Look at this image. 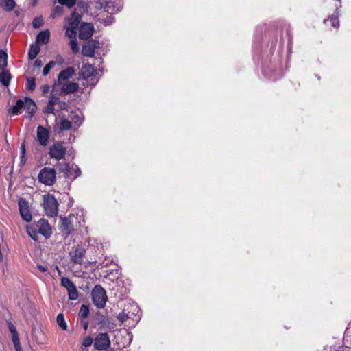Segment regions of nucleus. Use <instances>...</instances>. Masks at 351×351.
Returning <instances> with one entry per match:
<instances>
[{
    "label": "nucleus",
    "instance_id": "1",
    "mask_svg": "<svg viewBox=\"0 0 351 351\" xmlns=\"http://www.w3.org/2000/svg\"><path fill=\"white\" fill-rule=\"evenodd\" d=\"M43 205L47 216L53 217L58 215L59 204L53 194L47 193L43 196Z\"/></svg>",
    "mask_w": 351,
    "mask_h": 351
},
{
    "label": "nucleus",
    "instance_id": "2",
    "mask_svg": "<svg viewBox=\"0 0 351 351\" xmlns=\"http://www.w3.org/2000/svg\"><path fill=\"white\" fill-rule=\"evenodd\" d=\"M92 301L98 308H103L106 303L108 297L106 290L100 285L94 287L91 292Z\"/></svg>",
    "mask_w": 351,
    "mask_h": 351
},
{
    "label": "nucleus",
    "instance_id": "3",
    "mask_svg": "<svg viewBox=\"0 0 351 351\" xmlns=\"http://www.w3.org/2000/svg\"><path fill=\"white\" fill-rule=\"evenodd\" d=\"M38 181L47 186H52L56 183V171L54 168H43L38 176Z\"/></svg>",
    "mask_w": 351,
    "mask_h": 351
},
{
    "label": "nucleus",
    "instance_id": "4",
    "mask_svg": "<svg viewBox=\"0 0 351 351\" xmlns=\"http://www.w3.org/2000/svg\"><path fill=\"white\" fill-rule=\"evenodd\" d=\"M66 152V149L61 142H56L49 148V157L58 161L65 157Z\"/></svg>",
    "mask_w": 351,
    "mask_h": 351
},
{
    "label": "nucleus",
    "instance_id": "5",
    "mask_svg": "<svg viewBox=\"0 0 351 351\" xmlns=\"http://www.w3.org/2000/svg\"><path fill=\"white\" fill-rule=\"evenodd\" d=\"M111 342L107 332L99 333L94 339V348L97 350H107L110 348Z\"/></svg>",
    "mask_w": 351,
    "mask_h": 351
},
{
    "label": "nucleus",
    "instance_id": "6",
    "mask_svg": "<svg viewBox=\"0 0 351 351\" xmlns=\"http://www.w3.org/2000/svg\"><path fill=\"white\" fill-rule=\"evenodd\" d=\"M100 48V43L95 39L88 40L82 45V53L86 57H93L95 53V49Z\"/></svg>",
    "mask_w": 351,
    "mask_h": 351
},
{
    "label": "nucleus",
    "instance_id": "7",
    "mask_svg": "<svg viewBox=\"0 0 351 351\" xmlns=\"http://www.w3.org/2000/svg\"><path fill=\"white\" fill-rule=\"evenodd\" d=\"M61 285L65 287L68 291L69 299L75 300L78 298V291L75 284L66 277L61 278Z\"/></svg>",
    "mask_w": 351,
    "mask_h": 351
},
{
    "label": "nucleus",
    "instance_id": "8",
    "mask_svg": "<svg viewBox=\"0 0 351 351\" xmlns=\"http://www.w3.org/2000/svg\"><path fill=\"white\" fill-rule=\"evenodd\" d=\"M18 205L22 219L27 222L31 221L32 216L29 209L28 202L24 198H20L18 201Z\"/></svg>",
    "mask_w": 351,
    "mask_h": 351
},
{
    "label": "nucleus",
    "instance_id": "9",
    "mask_svg": "<svg viewBox=\"0 0 351 351\" xmlns=\"http://www.w3.org/2000/svg\"><path fill=\"white\" fill-rule=\"evenodd\" d=\"M94 32V27L91 23H82L79 28V38L80 40H89Z\"/></svg>",
    "mask_w": 351,
    "mask_h": 351
},
{
    "label": "nucleus",
    "instance_id": "10",
    "mask_svg": "<svg viewBox=\"0 0 351 351\" xmlns=\"http://www.w3.org/2000/svg\"><path fill=\"white\" fill-rule=\"evenodd\" d=\"M60 231L67 237L74 230L73 223L70 217H60Z\"/></svg>",
    "mask_w": 351,
    "mask_h": 351
},
{
    "label": "nucleus",
    "instance_id": "11",
    "mask_svg": "<svg viewBox=\"0 0 351 351\" xmlns=\"http://www.w3.org/2000/svg\"><path fill=\"white\" fill-rule=\"evenodd\" d=\"M49 132L45 127L38 125L36 131V139L42 146H46L49 143Z\"/></svg>",
    "mask_w": 351,
    "mask_h": 351
},
{
    "label": "nucleus",
    "instance_id": "12",
    "mask_svg": "<svg viewBox=\"0 0 351 351\" xmlns=\"http://www.w3.org/2000/svg\"><path fill=\"white\" fill-rule=\"evenodd\" d=\"M37 226L38 227V233L48 239L51 235V228L49 222L45 219H40L38 221Z\"/></svg>",
    "mask_w": 351,
    "mask_h": 351
},
{
    "label": "nucleus",
    "instance_id": "13",
    "mask_svg": "<svg viewBox=\"0 0 351 351\" xmlns=\"http://www.w3.org/2000/svg\"><path fill=\"white\" fill-rule=\"evenodd\" d=\"M25 104L24 108L26 110V117L31 119L35 114L37 106L35 101L30 98L29 97H25Z\"/></svg>",
    "mask_w": 351,
    "mask_h": 351
},
{
    "label": "nucleus",
    "instance_id": "14",
    "mask_svg": "<svg viewBox=\"0 0 351 351\" xmlns=\"http://www.w3.org/2000/svg\"><path fill=\"white\" fill-rule=\"evenodd\" d=\"M75 73V70L73 67L69 66L66 69L61 71L58 75L56 84L61 85L62 82L71 78Z\"/></svg>",
    "mask_w": 351,
    "mask_h": 351
},
{
    "label": "nucleus",
    "instance_id": "15",
    "mask_svg": "<svg viewBox=\"0 0 351 351\" xmlns=\"http://www.w3.org/2000/svg\"><path fill=\"white\" fill-rule=\"evenodd\" d=\"M86 250L83 247H76L70 252L71 261L75 264H82L83 257L85 256Z\"/></svg>",
    "mask_w": 351,
    "mask_h": 351
},
{
    "label": "nucleus",
    "instance_id": "16",
    "mask_svg": "<svg viewBox=\"0 0 351 351\" xmlns=\"http://www.w3.org/2000/svg\"><path fill=\"white\" fill-rule=\"evenodd\" d=\"M25 99L23 100L21 99H17L16 102V105L10 107L8 110V113L10 116L18 115L21 113V110L24 108Z\"/></svg>",
    "mask_w": 351,
    "mask_h": 351
},
{
    "label": "nucleus",
    "instance_id": "17",
    "mask_svg": "<svg viewBox=\"0 0 351 351\" xmlns=\"http://www.w3.org/2000/svg\"><path fill=\"white\" fill-rule=\"evenodd\" d=\"M79 89V84L76 82H69L63 84L61 88V93L69 95L77 92Z\"/></svg>",
    "mask_w": 351,
    "mask_h": 351
},
{
    "label": "nucleus",
    "instance_id": "18",
    "mask_svg": "<svg viewBox=\"0 0 351 351\" xmlns=\"http://www.w3.org/2000/svg\"><path fill=\"white\" fill-rule=\"evenodd\" d=\"M81 20L82 16L76 12V11L73 12L71 16L66 19V21L70 27H75L77 29L79 27Z\"/></svg>",
    "mask_w": 351,
    "mask_h": 351
},
{
    "label": "nucleus",
    "instance_id": "19",
    "mask_svg": "<svg viewBox=\"0 0 351 351\" xmlns=\"http://www.w3.org/2000/svg\"><path fill=\"white\" fill-rule=\"evenodd\" d=\"M56 168L58 171L63 173L66 178H71L73 176V171L67 162H58L56 165Z\"/></svg>",
    "mask_w": 351,
    "mask_h": 351
},
{
    "label": "nucleus",
    "instance_id": "20",
    "mask_svg": "<svg viewBox=\"0 0 351 351\" xmlns=\"http://www.w3.org/2000/svg\"><path fill=\"white\" fill-rule=\"evenodd\" d=\"M95 70L91 64H85L81 69V75L84 79H88L95 75Z\"/></svg>",
    "mask_w": 351,
    "mask_h": 351
},
{
    "label": "nucleus",
    "instance_id": "21",
    "mask_svg": "<svg viewBox=\"0 0 351 351\" xmlns=\"http://www.w3.org/2000/svg\"><path fill=\"white\" fill-rule=\"evenodd\" d=\"M72 128V122L65 117H62L58 126V132L59 133L69 130Z\"/></svg>",
    "mask_w": 351,
    "mask_h": 351
},
{
    "label": "nucleus",
    "instance_id": "22",
    "mask_svg": "<svg viewBox=\"0 0 351 351\" xmlns=\"http://www.w3.org/2000/svg\"><path fill=\"white\" fill-rule=\"evenodd\" d=\"M50 32L48 29L41 31L36 36V43L47 44L49 41Z\"/></svg>",
    "mask_w": 351,
    "mask_h": 351
},
{
    "label": "nucleus",
    "instance_id": "23",
    "mask_svg": "<svg viewBox=\"0 0 351 351\" xmlns=\"http://www.w3.org/2000/svg\"><path fill=\"white\" fill-rule=\"evenodd\" d=\"M11 78L12 75L8 70H2V72L0 73V82L4 86H9Z\"/></svg>",
    "mask_w": 351,
    "mask_h": 351
},
{
    "label": "nucleus",
    "instance_id": "24",
    "mask_svg": "<svg viewBox=\"0 0 351 351\" xmlns=\"http://www.w3.org/2000/svg\"><path fill=\"white\" fill-rule=\"evenodd\" d=\"M71 119L72 123H73L77 128L80 127L83 122L82 114L80 112H77L76 110H71Z\"/></svg>",
    "mask_w": 351,
    "mask_h": 351
},
{
    "label": "nucleus",
    "instance_id": "25",
    "mask_svg": "<svg viewBox=\"0 0 351 351\" xmlns=\"http://www.w3.org/2000/svg\"><path fill=\"white\" fill-rule=\"evenodd\" d=\"M40 52V47L37 43H32L29 46L28 51V58L29 60H34L38 56Z\"/></svg>",
    "mask_w": 351,
    "mask_h": 351
},
{
    "label": "nucleus",
    "instance_id": "26",
    "mask_svg": "<svg viewBox=\"0 0 351 351\" xmlns=\"http://www.w3.org/2000/svg\"><path fill=\"white\" fill-rule=\"evenodd\" d=\"M16 5L14 0H0V7L3 8L5 11H12Z\"/></svg>",
    "mask_w": 351,
    "mask_h": 351
},
{
    "label": "nucleus",
    "instance_id": "27",
    "mask_svg": "<svg viewBox=\"0 0 351 351\" xmlns=\"http://www.w3.org/2000/svg\"><path fill=\"white\" fill-rule=\"evenodd\" d=\"M8 326L9 330L12 334V339L13 343L20 341L19 335H18V332H17L15 326L11 322H8Z\"/></svg>",
    "mask_w": 351,
    "mask_h": 351
},
{
    "label": "nucleus",
    "instance_id": "28",
    "mask_svg": "<svg viewBox=\"0 0 351 351\" xmlns=\"http://www.w3.org/2000/svg\"><path fill=\"white\" fill-rule=\"evenodd\" d=\"M8 65V54L1 49L0 50V69L3 70Z\"/></svg>",
    "mask_w": 351,
    "mask_h": 351
},
{
    "label": "nucleus",
    "instance_id": "29",
    "mask_svg": "<svg viewBox=\"0 0 351 351\" xmlns=\"http://www.w3.org/2000/svg\"><path fill=\"white\" fill-rule=\"evenodd\" d=\"M56 322L58 325L62 330H67V324L66 322H65L64 317L62 313H60L57 315Z\"/></svg>",
    "mask_w": 351,
    "mask_h": 351
},
{
    "label": "nucleus",
    "instance_id": "30",
    "mask_svg": "<svg viewBox=\"0 0 351 351\" xmlns=\"http://www.w3.org/2000/svg\"><path fill=\"white\" fill-rule=\"evenodd\" d=\"M27 232L28 235L34 240L38 241V232L34 227L27 226Z\"/></svg>",
    "mask_w": 351,
    "mask_h": 351
},
{
    "label": "nucleus",
    "instance_id": "31",
    "mask_svg": "<svg viewBox=\"0 0 351 351\" xmlns=\"http://www.w3.org/2000/svg\"><path fill=\"white\" fill-rule=\"evenodd\" d=\"M89 308L87 305L82 304L80 311H79V317L82 319H86L87 318L88 315H89Z\"/></svg>",
    "mask_w": 351,
    "mask_h": 351
},
{
    "label": "nucleus",
    "instance_id": "32",
    "mask_svg": "<svg viewBox=\"0 0 351 351\" xmlns=\"http://www.w3.org/2000/svg\"><path fill=\"white\" fill-rule=\"evenodd\" d=\"M65 35L66 36L71 38V40L76 38L77 29H75V27H68L66 29Z\"/></svg>",
    "mask_w": 351,
    "mask_h": 351
},
{
    "label": "nucleus",
    "instance_id": "33",
    "mask_svg": "<svg viewBox=\"0 0 351 351\" xmlns=\"http://www.w3.org/2000/svg\"><path fill=\"white\" fill-rule=\"evenodd\" d=\"M56 64V61H53V60H51L50 61L49 63H47L45 67L43 68V75L44 76H46L49 74L50 70L53 68L55 66V65Z\"/></svg>",
    "mask_w": 351,
    "mask_h": 351
},
{
    "label": "nucleus",
    "instance_id": "34",
    "mask_svg": "<svg viewBox=\"0 0 351 351\" xmlns=\"http://www.w3.org/2000/svg\"><path fill=\"white\" fill-rule=\"evenodd\" d=\"M26 88L31 91H34L35 90L36 80L34 77H32L27 79Z\"/></svg>",
    "mask_w": 351,
    "mask_h": 351
},
{
    "label": "nucleus",
    "instance_id": "35",
    "mask_svg": "<svg viewBox=\"0 0 351 351\" xmlns=\"http://www.w3.org/2000/svg\"><path fill=\"white\" fill-rule=\"evenodd\" d=\"M69 45L73 53H77L79 52L80 48L76 38L71 40L69 42Z\"/></svg>",
    "mask_w": 351,
    "mask_h": 351
},
{
    "label": "nucleus",
    "instance_id": "36",
    "mask_svg": "<svg viewBox=\"0 0 351 351\" xmlns=\"http://www.w3.org/2000/svg\"><path fill=\"white\" fill-rule=\"evenodd\" d=\"M130 318V312L125 313V310H123L121 313L119 314L117 316V319L119 321H120L121 323H123L126 320Z\"/></svg>",
    "mask_w": 351,
    "mask_h": 351
},
{
    "label": "nucleus",
    "instance_id": "37",
    "mask_svg": "<svg viewBox=\"0 0 351 351\" xmlns=\"http://www.w3.org/2000/svg\"><path fill=\"white\" fill-rule=\"evenodd\" d=\"M74 167V165H72V171H73V176H71V178H69L71 180H75L78 176H80L81 175V170L80 169L77 167V165H75V168H73Z\"/></svg>",
    "mask_w": 351,
    "mask_h": 351
},
{
    "label": "nucleus",
    "instance_id": "38",
    "mask_svg": "<svg viewBox=\"0 0 351 351\" xmlns=\"http://www.w3.org/2000/svg\"><path fill=\"white\" fill-rule=\"evenodd\" d=\"M327 21H330L331 25L334 27H337L339 26V20L337 16H332L324 21V23H326Z\"/></svg>",
    "mask_w": 351,
    "mask_h": 351
},
{
    "label": "nucleus",
    "instance_id": "39",
    "mask_svg": "<svg viewBox=\"0 0 351 351\" xmlns=\"http://www.w3.org/2000/svg\"><path fill=\"white\" fill-rule=\"evenodd\" d=\"M43 24V19L42 16L35 18L32 21V25L37 29L40 27Z\"/></svg>",
    "mask_w": 351,
    "mask_h": 351
},
{
    "label": "nucleus",
    "instance_id": "40",
    "mask_svg": "<svg viewBox=\"0 0 351 351\" xmlns=\"http://www.w3.org/2000/svg\"><path fill=\"white\" fill-rule=\"evenodd\" d=\"M61 5H66L68 8H72L76 3V0H58Z\"/></svg>",
    "mask_w": 351,
    "mask_h": 351
},
{
    "label": "nucleus",
    "instance_id": "41",
    "mask_svg": "<svg viewBox=\"0 0 351 351\" xmlns=\"http://www.w3.org/2000/svg\"><path fill=\"white\" fill-rule=\"evenodd\" d=\"M48 101L50 103V104H52L53 106H55L57 104H60V98L56 96L53 93H51L50 95V97H49V99Z\"/></svg>",
    "mask_w": 351,
    "mask_h": 351
},
{
    "label": "nucleus",
    "instance_id": "42",
    "mask_svg": "<svg viewBox=\"0 0 351 351\" xmlns=\"http://www.w3.org/2000/svg\"><path fill=\"white\" fill-rule=\"evenodd\" d=\"M54 106L48 101L47 106L44 108L43 112L46 114H55Z\"/></svg>",
    "mask_w": 351,
    "mask_h": 351
},
{
    "label": "nucleus",
    "instance_id": "43",
    "mask_svg": "<svg viewBox=\"0 0 351 351\" xmlns=\"http://www.w3.org/2000/svg\"><path fill=\"white\" fill-rule=\"evenodd\" d=\"M93 342V339L89 336L86 337L82 341V345L84 347H88L92 345Z\"/></svg>",
    "mask_w": 351,
    "mask_h": 351
},
{
    "label": "nucleus",
    "instance_id": "44",
    "mask_svg": "<svg viewBox=\"0 0 351 351\" xmlns=\"http://www.w3.org/2000/svg\"><path fill=\"white\" fill-rule=\"evenodd\" d=\"M62 8L60 5H56L53 8V13L51 14V17H56V14H59L62 12Z\"/></svg>",
    "mask_w": 351,
    "mask_h": 351
},
{
    "label": "nucleus",
    "instance_id": "45",
    "mask_svg": "<svg viewBox=\"0 0 351 351\" xmlns=\"http://www.w3.org/2000/svg\"><path fill=\"white\" fill-rule=\"evenodd\" d=\"M40 88H41V90H42V92H43V94L45 96H46V95H47V94L49 93V88H50V87H49V85H47V84H45V85H43V86L40 87Z\"/></svg>",
    "mask_w": 351,
    "mask_h": 351
},
{
    "label": "nucleus",
    "instance_id": "46",
    "mask_svg": "<svg viewBox=\"0 0 351 351\" xmlns=\"http://www.w3.org/2000/svg\"><path fill=\"white\" fill-rule=\"evenodd\" d=\"M37 268L39 269L40 272L45 273L49 271V268L47 266L41 265L40 264L37 265Z\"/></svg>",
    "mask_w": 351,
    "mask_h": 351
},
{
    "label": "nucleus",
    "instance_id": "47",
    "mask_svg": "<svg viewBox=\"0 0 351 351\" xmlns=\"http://www.w3.org/2000/svg\"><path fill=\"white\" fill-rule=\"evenodd\" d=\"M82 326L83 327L84 330H87L88 327V322L84 320V319H82L80 322Z\"/></svg>",
    "mask_w": 351,
    "mask_h": 351
},
{
    "label": "nucleus",
    "instance_id": "48",
    "mask_svg": "<svg viewBox=\"0 0 351 351\" xmlns=\"http://www.w3.org/2000/svg\"><path fill=\"white\" fill-rule=\"evenodd\" d=\"M43 65V62L40 59H36L34 63V66L36 68H40Z\"/></svg>",
    "mask_w": 351,
    "mask_h": 351
},
{
    "label": "nucleus",
    "instance_id": "49",
    "mask_svg": "<svg viewBox=\"0 0 351 351\" xmlns=\"http://www.w3.org/2000/svg\"><path fill=\"white\" fill-rule=\"evenodd\" d=\"M14 343V348H15L16 351H22V349H21V344H20V341H17V342H15V343Z\"/></svg>",
    "mask_w": 351,
    "mask_h": 351
},
{
    "label": "nucleus",
    "instance_id": "50",
    "mask_svg": "<svg viewBox=\"0 0 351 351\" xmlns=\"http://www.w3.org/2000/svg\"><path fill=\"white\" fill-rule=\"evenodd\" d=\"M26 162L25 155H21L20 156V165L21 166H23Z\"/></svg>",
    "mask_w": 351,
    "mask_h": 351
},
{
    "label": "nucleus",
    "instance_id": "51",
    "mask_svg": "<svg viewBox=\"0 0 351 351\" xmlns=\"http://www.w3.org/2000/svg\"><path fill=\"white\" fill-rule=\"evenodd\" d=\"M21 155H25V145L24 143H22L21 146Z\"/></svg>",
    "mask_w": 351,
    "mask_h": 351
},
{
    "label": "nucleus",
    "instance_id": "52",
    "mask_svg": "<svg viewBox=\"0 0 351 351\" xmlns=\"http://www.w3.org/2000/svg\"><path fill=\"white\" fill-rule=\"evenodd\" d=\"M60 104L62 105V108H64L66 105V103L64 101H63V102L60 101Z\"/></svg>",
    "mask_w": 351,
    "mask_h": 351
},
{
    "label": "nucleus",
    "instance_id": "53",
    "mask_svg": "<svg viewBox=\"0 0 351 351\" xmlns=\"http://www.w3.org/2000/svg\"><path fill=\"white\" fill-rule=\"evenodd\" d=\"M14 14H15V15H16V16H19V14H20V12H19V11H18V10H15V11H14Z\"/></svg>",
    "mask_w": 351,
    "mask_h": 351
},
{
    "label": "nucleus",
    "instance_id": "54",
    "mask_svg": "<svg viewBox=\"0 0 351 351\" xmlns=\"http://www.w3.org/2000/svg\"><path fill=\"white\" fill-rule=\"evenodd\" d=\"M107 351H114V349H109V350L108 349Z\"/></svg>",
    "mask_w": 351,
    "mask_h": 351
}]
</instances>
